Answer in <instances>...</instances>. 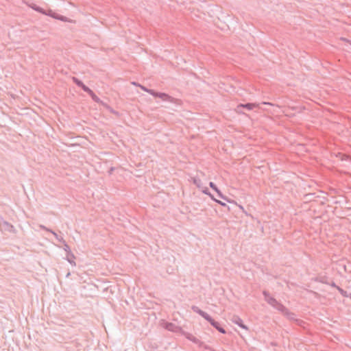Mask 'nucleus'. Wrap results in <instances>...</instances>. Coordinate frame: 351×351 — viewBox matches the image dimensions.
Masks as SVG:
<instances>
[{
	"label": "nucleus",
	"mask_w": 351,
	"mask_h": 351,
	"mask_svg": "<svg viewBox=\"0 0 351 351\" xmlns=\"http://www.w3.org/2000/svg\"><path fill=\"white\" fill-rule=\"evenodd\" d=\"M263 294L265 298V300L274 308L280 311L282 313H287V308L281 303L278 302L274 298L271 296L267 291H264Z\"/></svg>",
	"instance_id": "obj_1"
},
{
	"label": "nucleus",
	"mask_w": 351,
	"mask_h": 351,
	"mask_svg": "<svg viewBox=\"0 0 351 351\" xmlns=\"http://www.w3.org/2000/svg\"><path fill=\"white\" fill-rule=\"evenodd\" d=\"M140 88L143 90L149 93L150 95H152L154 97L160 98L163 101H169V102H173V100H174V99L172 97L169 96V95H167V94H166L165 93L156 92V91H155L153 89L147 88V87H145V86H144L143 85H141Z\"/></svg>",
	"instance_id": "obj_2"
},
{
	"label": "nucleus",
	"mask_w": 351,
	"mask_h": 351,
	"mask_svg": "<svg viewBox=\"0 0 351 351\" xmlns=\"http://www.w3.org/2000/svg\"><path fill=\"white\" fill-rule=\"evenodd\" d=\"M32 8L38 12H40L41 14H43L47 15V16H50L54 19H58L62 21H67V19L65 16H58L51 10H49L47 12H46L43 8H42L41 7H40L37 5H35V4H34L32 6Z\"/></svg>",
	"instance_id": "obj_3"
},
{
	"label": "nucleus",
	"mask_w": 351,
	"mask_h": 351,
	"mask_svg": "<svg viewBox=\"0 0 351 351\" xmlns=\"http://www.w3.org/2000/svg\"><path fill=\"white\" fill-rule=\"evenodd\" d=\"M231 320L234 324L238 325L241 328L245 330L248 329L247 326L243 324V320L239 316L234 315Z\"/></svg>",
	"instance_id": "obj_4"
},
{
	"label": "nucleus",
	"mask_w": 351,
	"mask_h": 351,
	"mask_svg": "<svg viewBox=\"0 0 351 351\" xmlns=\"http://www.w3.org/2000/svg\"><path fill=\"white\" fill-rule=\"evenodd\" d=\"M284 315L285 316H287V317L289 319L295 321L298 325L302 326V324L303 323V321L295 318V314L293 313L289 312L288 309H287V313H285Z\"/></svg>",
	"instance_id": "obj_5"
},
{
	"label": "nucleus",
	"mask_w": 351,
	"mask_h": 351,
	"mask_svg": "<svg viewBox=\"0 0 351 351\" xmlns=\"http://www.w3.org/2000/svg\"><path fill=\"white\" fill-rule=\"evenodd\" d=\"M165 328L172 332H178L181 330L180 327L176 326V324L170 322H167L165 324Z\"/></svg>",
	"instance_id": "obj_6"
},
{
	"label": "nucleus",
	"mask_w": 351,
	"mask_h": 351,
	"mask_svg": "<svg viewBox=\"0 0 351 351\" xmlns=\"http://www.w3.org/2000/svg\"><path fill=\"white\" fill-rule=\"evenodd\" d=\"M255 106V104L252 103H247V104H241L238 105L237 106V112H240L239 109L241 108H245L247 110H251L254 108Z\"/></svg>",
	"instance_id": "obj_7"
},
{
	"label": "nucleus",
	"mask_w": 351,
	"mask_h": 351,
	"mask_svg": "<svg viewBox=\"0 0 351 351\" xmlns=\"http://www.w3.org/2000/svg\"><path fill=\"white\" fill-rule=\"evenodd\" d=\"M215 329H217L219 332L222 334L226 333V330L223 327L221 326L220 324L214 319L210 323Z\"/></svg>",
	"instance_id": "obj_8"
},
{
	"label": "nucleus",
	"mask_w": 351,
	"mask_h": 351,
	"mask_svg": "<svg viewBox=\"0 0 351 351\" xmlns=\"http://www.w3.org/2000/svg\"><path fill=\"white\" fill-rule=\"evenodd\" d=\"M1 225L3 226L4 227V229L8 232H13L14 231V226L12 225H11L10 223H8V221H5L3 219V221H1Z\"/></svg>",
	"instance_id": "obj_9"
},
{
	"label": "nucleus",
	"mask_w": 351,
	"mask_h": 351,
	"mask_svg": "<svg viewBox=\"0 0 351 351\" xmlns=\"http://www.w3.org/2000/svg\"><path fill=\"white\" fill-rule=\"evenodd\" d=\"M64 245V250L66 252V254H69L72 258H75L74 255L71 253L70 247L68 245V244L64 241V243H62Z\"/></svg>",
	"instance_id": "obj_10"
},
{
	"label": "nucleus",
	"mask_w": 351,
	"mask_h": 351,
	"mask_svg": "<svg viewBox=\"0 0 351 351\" xmlns=\"http://www.w3.org/2000/svg\"><path fill=\"white\" fill-rule=\"evenodd\" d=\"M186 338L195 343H199L200 342L197 338H196L195 337H194L193 335H192L191 334H188L186 335Z\"/></svg>",
	"instance_id": "obj_11"
},
{
	"label": "nucleus",
	"mask_w": 351,
	"mask_h": 351,
	"mask_svg": "<svg viewBox=\"0 0 351 351\" xmlns=\"http://www.w3.org/2000/svg\"><path fill=\"white\" fill-rule=\"evenodd\" d=\"M89 95L91 97L92 99L98 103V104H101L102 103V101H101V99L94 93L93 91H92V93H90Z\"/></svg>",
	"instance_id": "obj_12"
},
{
	"label": "nucleus",
	"mask_w": 351,
	"mask_h": 351,
	"mask_svg": "<svg viewBox=\"0 0 351 351\" xmlns=\"http://www.w3.org/2000/svg\"><path fill=\"white\" fill-rule=\"evenodd\" d=\"M50 232L52 233L54 235V237L56 239V240H58L59 242H61L62 243H64L65 241L64 240V239L62 237L59 236L54 231L50 230Z\"/></svg>",
	"instance_id": "obj_13"
},
{
	"label": "nucleus",
	"mask_w": 351,
	"mask_h": 351,
	"mask_svg": "<svg viewBox=\"0 0 351 351\" xmlns=\"http://www.w3.org/2000/svg\"><path fill=\"white\" fill-rule=\"evenodd\" d=\"M191 309L193 310V312L199 314L200 316L202 315V313H204V311L201 310L199 307H197V306H192L191 307Z\"/></svg>",
	"instance_id": "obj_14"
},
{
	"label": "nucleus",
	"mask_w": 351,
	"mask_h": 351,
	"mask_svg": "<svg viewBox=\"0 0 351 351\" xmlns=\"http://www.w3.org/2000/svg\"><path fill=\"white\" fill-rule=\"evenodd\" d=\"M202 317H204L206 321H208L209 323H210L213 319L207 313L204 312L201 315Z\"/></svg>",
	"instance_id": "obj_15"
},
{
	"label": "nucleus",
	"mask_w": 351,
	"mask_h": 351,
	"mask_svg": "<svg viewBox=\"0 0 351 351\" xmlns=\"http://www.w3.org/2000/svg\"><path fill=\"white\" fill-rule=\"evenodd\" d=\"M73 81L79 87H81L84 84V83L80 80L75 77H73Z\"/></svg>",
	"instance_id": "obj_16"
},
{
	"label": "nucleus",
	"mask_w": 351,
	"mask_h": 351,
	"mask_svg": "<svg viewBox=\"0 0 351 351\" xmlns=\"http://www.w3.org/2000/svg\"><path fill=\"white\" fill-rule=\"evenodd\" d=\"M80 88H82V89L88 95L90 93H92L93 90L90 88H89L87 86H86L84 84Z\"/></svg>",
	"instance_id": "obj_17"
},
{
	"label": "nucleus",
	"mask_w": 351,
	"mask_h": 351,
	"mask_svg": "<svg viewBox=\"0 0 351 351\" xmlns=\"http://www.w3.org/2000/svg\"><path fill=\"white\" fill-rule=\"evenodd\" d=\"M217 195H218V197H220V198H221V199H224V200H226V201H227V202H230L229 199H228L226 196H224V195H223V193L221 192V191H220V190H219L218 191H217Z\"/></svg>",
	"instance_id": "obj_18"
},
{
	"label": "nucleus",
	"mask_w": 351,
	"mask_h": 351,
	"mask_svg": "<svg viewBox=\"0 0 351 351\" xmlns=\"http://www.w3.org/2000/svg\"><path fill=\"white\" fill-rule=\"evenodd\" d=\"M75 258H72L70 255L66 254V259L69 263H71L72 265H75V263L74 262L73 259Z\"/></svg>",
	"instance_id": "obj_19"
},
{
	"label": "nucleus",
	"mask_w": 351,
	"mask_h": 351,
	"mask_svg": "<svg viewBox=\"0 0 351 351\" xmlns=\"http://www.w3.org/2000/svg\"><path fill=\"white\" fill-rule=\"evenodd\" d=\"M209 186H210V187L213 190H214V191H216V192H217V191H218L219 190V189L217 188V186H216V184H215L214 182H209Z\"/></svg>",
	"instance_id": "obj_20"
},
{
	"label": "nucleus",
	"mask_w": 351,
	"mask_h": 351,
	"mask_svg": "<svg viewBox=\"0 0 351 351\" xmlns=\"http://www.w3.org/2000/svg\"><path fill=\"white\" fill-rule=\"evenodd\" d=\"M202 192H203L204 194H206V195H208V196H211V193H210V192L209 189H208L207 187L204 188V189H202Z\"/></svg>",
	"instance_id": "obj_21"
},
{
	"label": "nucleus",
	"mask_w": 351,
	"mask_h": 351,
	"mask_svg": "<svg viewBox=\"0 0 351 351\" xmlns=\"http://www.w3.org/2000/svg\"><path fill=\"white\" fill-rule=\"evenodd\" d=\"M215 202L218 203L219 204H220L222 206H226V204L220 200H218V199L215 200Z\"/></svg>",
	"instance_id": "obj_22"
},
{
	"label": "nucleus",
	"mask_w": 351,
	"mask_h": 351,
	"mask_svg": "<svg viewBox=\"0 0 351 351\" xmlns=\"http://www.w3.org/2000/svg\"><path fill=\"white\" fill-rule=\"evenodd\" d=\"M194 184H195L197 185V187H200L199 184V182H200V180H197L196 179H194V181H193Z\"/></svg>",
	"instance_id": "obj_23"
},
{
	"label": "nucleus",
	"mask_w": 351,
	"mask_h": 351,
	"mask_svg": "<svg viewBox=\"0 0 351 351\" xmlns=\"http://www.w3.org/2000/svg\"><path fill=\"white\" fill-rule=\"evenodd\" d=\"M40 228L43 229V230H45L47 231H49L50 232L51 230L48 229L47 228H46L45 226H43V225H40Z\"/></svg>",
	"instance_id": "obj_24"
},
{
	"label": "nucleus",
	"mask_w": 351,
	"mask_h": 351,
	"mask_svg": "<svg viewBox=\"0 0 351 351\" xmlns=\"http://www.w3.org/2000/svg\"><path fill=\"white\" fill-rule=\"evenodd\" d=\"M132 84L136 86H141L140 84H138V82H132Z\"/></svg>",
	"instance_id": "obj_25"
},
{
	"label": "nucleus",
	"mask_w": 351,
	"mask_h": 351,
	"mask_svg": "<svg viewBox=\"0 0 351 351\" xmlns=\"http://www.w3.org/2000/svg\"><path fill=\"white\" fill-rule=\"evenodd\" d=\"M209 197H210L213 201H215V200H217V199H215V198L214 197V196H213V194H211V196H209Z\"/></svg>",
	"instance_id": "obj_26"
},
{
	"label": "nucleus",
	"mask_w": 351,
	"mask_h": 351,
	"mask_svg": "<svg viewBox=\"0 0 351 351\" xmlns=\"http://www.w3.org/2000/svg\"><path fill=\"white\" fill-rule=\"evenodd\" d=\"M1 221H3V217L0 216V227L1 226Z\"/></svg>",
	"instance_id": "obj_27"
},
{
	"label": "nucleus",
	"mask_w": 351,
	"mask_h": 351,
	"mask_svg": "<svg viewBox=\"0 0 351 351\" xmlns=\"http://www.w3.org/2000/svg\"><path fill=\"white\" fill-rule=\"evenodd\" d=\"M339 291L342 293L343 292V290L341 288H338Z\"/></svg>",
	"instance_id": "obj_28"
},
{
	"label": "nucleus",
	"mask_w": 351,
	"mask_h": 351,
	"mask_svg": "<svg viewBox=\"0 0 351 351\" xmlns=\"http://www.w3.org/2000/svg\"><path fill=\"white\" fill-rule=\"evenodd\" d=\"M339 291L342 293L343 292V290L341 288H338Z\"/></svg>",
	"instance_id": "obj_29"
},
{
	"label": "nucleus",
	"mask_w": 351,
	"mask_h": 351,
	"mask_svg": "<svg viewBox=\"0 0 351 351\" xmlns=\"http://www.w3.org/2000/svg\"><path fill=\"white\" fill-rule=\"evenodd\" d=\"M331 286H332V287H336V285H335V282H332V285H331Z\"/></svg>",
	"instance_id": "obj_30"
},
{
	"label": "nucleus",
	"mask_w": 351,
	"mask_h": 351,
	"mask_svg": "<svg viewBox=\"0 0 351 351\" xmlns=\"http://www.w3.org/2000/svg\"><path fill=\"white\" fill-rule=\"evenodd\" d=\"M69 275H70V273L69 272V273L66 274V277H69Z\"/></svg>",
	"instance_id": "obj_31"
},
{
	"label": "nucleus",
	"mask_w": 351,
	"mask_h": 351,
	"mask_svg": "<svg viewBox=\"0 0 351 351\" xmlns=\"http://www.w3.org/2000/svg\"><path fill=\"white\" fill-rule=\"evenodd\" d=\"M263 104H270L269 103H266V102H264Z\"/></svg>",
	"instance_id": "obj_32"
}]
</instances>
